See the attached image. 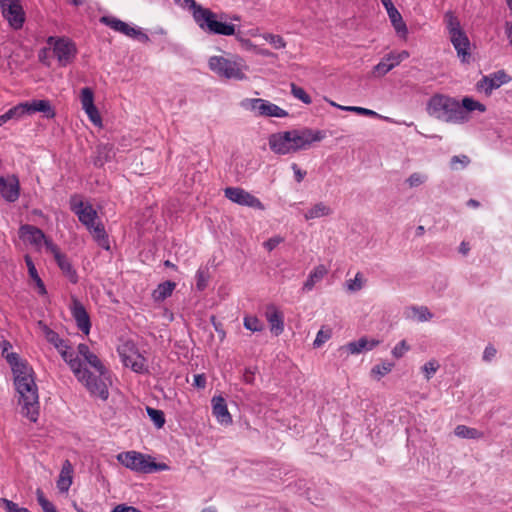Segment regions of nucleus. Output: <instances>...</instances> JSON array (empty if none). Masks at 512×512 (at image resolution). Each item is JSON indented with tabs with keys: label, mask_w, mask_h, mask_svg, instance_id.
Here are the masks:
<instances>
[{
	"label": "nucleus",
	"mask_w": 512,
	"mask_h": 512,
	"mask_svg": "<svg viewBox=\"0 0 512 512\" xmlns=\"http://www.w3.org/2000/svg\"><path fill=\"white\" fill-rule=\"evenodd\" d=\"M38 386H17L18 405L21 407V414L30 421L36 422L39 416V395Z\"/></svg>",
	"instance_id": "423d86ee"
},
{
	"label": "nucleus",
	"mask_w": 512,
	"mask_h": 512,
	"mask_svg": "<svg viewBox=\"0 0 512 512\" xmlns=\"http://www.w3.org/2000/svg\"><path fill=\"white\" fill-rule=\"evenodd\" d=\"M510 80L511 77L504 70H499L488 76H484L477 83V88L489 95L493 90L499 88L503 84L510 82Z\"/></svg>",
	"instance_id": "f3484780"
},
{
	"label": "nucleus",
	"mask_w": 512,
	"mask_h": 512,
	"mask_svg": "<svg viewBox=\"0 0 512 512\" xmlns=\"http://www.w3.org/2000/svg\"><path fill=\"white\" fill-rule=\"evenodd\" d=\"M244 327L252 332L262 331L264 328L263 323L256 316L244 317Z\"/></svg>",
	"instance_id": "a18cd8bd"
},
{
	"label": "nucleus",
	"mask_w": 512,
	"mask_h": 512,
	"mask_svg": "<svg viewBox=\"0 0 512 512\" xmlns=\"http://www.w3.org/2000/svg\"><path fill=\"white\" fill-rule=\"evenodd\" d=\"M450 163L456 168H458V164L460 165V168H465L470 163V159L466 155L454 156L450 160Z\"/></svg>",
	"instance_id": "052dcab7"
},
{
	"label": "nucleus",
	"mask_w": 512,
	"mask_h": 512,
	"mask_svg": "<svg viewBox=\"0 0 512 512\" xmlns=\"http://www.w3.org/2000/svg\"><path fill=\"white\" fill-rule=\"evenodd\" d=\"M19 236L24 241H28L30 244L35 246L41 245L42 242H45L47 239L44 232L40 228L30 224H24L20 226Z\"/></svg>",
	"instance_id": "cd10ccee"
},
{
	"label": "nucleus",
	"mask_w": 512,
	"mask_h": 512,
	"mask_svg": "<svg viewBox=\"0 0 512 512\" xmlns=\"http://www.w3.org/2000/svg\"><path fill=\"white\" fill-rule=\"evenodd\" d=\"M209 69L218 75L220 78L244 80L246 75L244 69L246 68L245 61L236 55L229 58L224 56H211L208 60Z\"/></svg>",
	"instance_id": "f03ea898"
},
{
	"label": "nucleus",
	"mask_w": 512,
	"mask_h": 512,
	"mask_svg": "<svg viewBox=\"0 0 512 512\" xmlns=\"http://www.w3.org/2000/svg\"><path fill=\"white\" fill-rule=\"evenodd\" d=\"M22 104L24 106L25 114L30 115L36 112H41L47 119H52L56 115L55 109L52 107L49 100H32L22 102Z\"/></svg>",
	"instance_id": "393cba45"
},
{
	"label": "nucleus",
	"mask_w": 512,
	"mask_h": 512,
	"mask_svg": "<svg viewBox=\"0 0 512 512\" xmlns=\"http://www.w3.org/2000/svg\"><path fill=\"white\" fill-rule=\"evenodd\" d=\"M175 287L176 283L172 281L160 283L152 293L153 299L157 302L164 301L172 295Z\"/></svg>",
	"instance_id": "72a5a7b5"
},
{
	"label": "nucleus",
	"mask_w": 512,
	"mask_h": 512,
	"mask_svg": "<svg viewBox=\"0 0 512 512\" xmlns=\"http://www.w3.org/2000/svg\"><path fill=\"white\" fill-rule=\"evenodd\" d=\"M327 274V269L324 265H318L316 266L308 275L307 280L304 282L303 290L304 291H311L316 283L321 281L324 276Z\"/></svg>",
	"instance_id": "2f4dec72"
},
{
	"label": "nucleus",
	"mask_w": 512,
	"mask_h": 512,
	"mask_svg": "<svg viewBox=\"0 0 512 512\" xmlns=\"http://www.w3.org/2000/svg\"><path fill=\"white\" fill-rule=\"evenodd\" d=\"M379 344V340L368 339L366 336H364L356 341L349 342L346 345L340 347V351H345L348 354H360L373 350Z\"/></svg>",
	"instance_id": "b1692460"
},
{
	"label": "nucleus",
	"mask_w": 512,
	"mask_h": 512,
	"mask_svg": "<svg viewBox=\"0 0 512 512\" xmlns=\"http://www.w3.org/2000/svg\"><path fill=\"white\" fill-rule=\"evenodd\" d=\"M7 362L11 366L14 384H34L32 367L17 353H7L5 356Z\"/></svg>",
	"instance_id": "6e6552de"
},
{
	"label": "nucleus",
	"mask_w": 512,
	"mask_h": 512,
	"mask_svg": "<svg viewBox=\"0 0 512 512\" xmlns=\"http://www.w3.org/2000/svg\"><path fill=\"white\" fill-rule=\"evenodd\" d=\"M440 365L437 360H430L427 363H425L421 370L425 375L426 380H430V378L437 372Z\"/></svg>",
	"instance_id": "3c124183"
},
{
	"label": "nucleus",
	"mask_w": 512,
	"mask_h": 512,
	"mask_svg": "<svg viewBox=\"0 0 512 512\" xmlns=\"http://www.w3.org/2000/svg\"><path fill=\"white\" fill-rule=\"evenodd\" d=\"M23 115H25L24 106L22 103H19L18 105L10 108L4 114L0 115V126L4 125L11 119H19Z\"/></svg>",
	"instance_id": "ea45409f"
},
{
	"label": "nucleus",
	"mask_w": 512,
	"mask_h": 512,
	"mask_svg": "<svg viewBox=\"0 0 512 512\" xmlns=\"http://www.w3.org/2000/svg\"><path fill=\"white\" fill-rule=\"evenodd\" d=\"M71 314L78 329L85 335H88L91 329L90 316L84 305L77 298H72Z\"/></svg>",
	"instance_id": "6ab92c4d"
},
{
	"label": "nucleus",
	"mask_w": 512,
	"mask_h": 512,
	"mask_svg": "<svg viewBox=\"0 0 512 512\" xmlns=\"http://www.w3.org/2000/svg\"><path fill=\"white\" fill-rule=\"evenodd\" d=\"M469 119L468 113L457 101L450 99V121L465 122Z\"/></svg>",
	"instance_id": "4c0bfd02"
},
{
	"label": "nucleus",
	"mask_w": 512,
	"mask_h": 512,
	"mask_svg": "<svg viewBox=\"0 0 512 512\" xmlns=\"http://www.w3.org/2000/svg\"><path fill=\"white\" fill-rule=\"evenodd\" d=\"M426 180V176L420 174V173H413L409 176V178L406 180L408 185L412 187H417L423 184Z\"/></svg>",
	"instance_id": "bf43d9fd"
},
{
	"label": "nucleus",
	"mask_w": 512,
	"mask_h": 512,
	"mask_svg": "<svg viewBox=\"0 0 512 512\" xmlns=\"http://www.w3.org/2000/svg\"><path fill=\"white\" fill-rule=\"evenodd\" d=\"M461 106L465 109V111L468 114L475 110H477L481 113L486 111V107L484 104H482L479 101H476L470 97L463 98Z\"/></svg>",
	"instance_id": "37998d69"
},
{
	"label": "nucleus",
	"mask_w": 512,
	"mask_h": 512,
	"mask_svg": "<svg viewBox=\"0 0 512 512\" xmlns=\"http://www.w3.org/2000/svg\"><path fill=\"white\" fill-rule=\"evenodd\" d=\"M267 320L271 326V331L276 335H280L284 330L283 314L274 305H270L266 312Z\"/></svg>",
	"instance_id": "c756f323"
},
{
	"label": "nucleus",
	"mask_w": 512,
	"mask_h": 512,
	"mask_svg": "<svg viewBox=\"0 0 512 512\" xmlns=\"http://www.w3.org/2000/svg\"><path fill=\"white\" fill-rule=\"evenodd\" d=\"M0 194L8 202L17 201L20 195L19 180L15 176H0Z\"/></svg>",
	"instance_id": "5701e85b"
},
{
	"label": "nucleus",
	"mask_w": 512,
	"mask_h": 512,
	"mask_svg": "<svg viewBox=\"0 0 512 512\" xmlns=\"http://www.w3.org/2000/svg\"><path fill=\"white\" fill-rule=\"evenodd\" d=\"M83 367L87 368L86 365H89L90 368L93 369V372L89 370L90 378L88 379V382L90 383V380L92 379V376H98L100 378L101 384H104L105 381H108L109 384H112L111 374L109 370L105 367V365L102 363V361L99 359V357L91 353L89 356L84 360Z\"/></svg>",
	"instance_id": "aec40b11"
},
{
	"label": "nucleus",
	"mask_w": 512,
	"mask_h": 512,
	"mask_svg": "<svg viewBox=\"0 0 512 512\" xmlns=\"http://www.w3.org/2000/svg\"><path fill=\"white\" fill-rule=\"evenodd\" d=\"M393 367V363H390V362H383L381 364H378L376 366H374L372 368V374H376V375H379V376H384L386 375L387 373H389L391 371Z\"/></svg>",
	"instance_id": "4d7b16f0"
},
{
	"label": "nucleus",
	"mask_w": 512,
	"mask_h": 512,
	"mask_svg": "<svg viewBox=\"0 0 512 512\" xmlns=\"http://www.w3.org/2000/svg\"><path fill=\"white\" fill-rule=\"evenodd\" d=\"M89 231L93 233V236L99 246H101L102 248H104L106 250H108L110 248L108 236L106 234L104 225L102 223H97V224L94 223L92 230H89Z\"/></svg>",
	"instance_id": "e433bc0d"
},
{
	"label": "nucleus",
	"mask_w": 512,
	"mask_h": 512,
	"mask_svg": "<svg viewBox=\"0 0 512 512\" xmlns=\"http://www.w3.org/2000/svg\"><path fill=\"white\" fill-rule=\"evenodd\" d=\"M117 351L125 367H129L132 371L139 374L148 372L147 359L140 352L134 341L127 340L123 342L118 346Z\"/></svg>",
	"instance_id": "39448f33"
},
{
	"label": "nucleus",
	"mask_w": 512,
	"mask_h": 512,
	"mask_svg": "<svg viewBox=\"0 0 512 512\" xmlns=\"http://www.w3.org/2000/svg\"><path fill=\"white\" fill-rule=\"evenodd\" d=\"M225 197L233 203L247 206L257 210H264L263 203L254 195L240 187H227L224 189Z\"/></svg>",
	"instance_id": "4468645a"
},
{
	"label": "nucleus",
	"mask_w": 512,
	"mask_h": 512,
	"mask_svg": "<svg viewBox=\"0 0 512 512\" xmlns=\"http://www.w3.org/2000/svg\"><path fill=\"white\" fill-rule=\"evenodd\" d=\"M111 512H141V511L134 506L119 504V505L115 506Z\"/></svg>",
	"instance_id": "774afa93"
},
{
	"label": "nucleus",
	"mask_w": 512,
	"mask_h": 512,
	"mask_svg": "<svg viewBox=\"0 0 512 512\" xmlns=\"http://www.w3.org/2000/svg\"><path fill=\"white\" fill-rule=\"evenodd\" d=\"M409 349L410 347L407 342L402 340L393 348L392 355L395 358H401Z\"/></svg>",
	"instance_id": "13d9d810"
},
{
	"label": "nucleus",
	"mask_w": 512,
	"mask_h": 512,
	"mask_svg": "<svg viewBox=\"0 0 512 512\" xmlns=\"http://www.w3.org/2000/svg\"><path fill=\"white\" fill-rule=\"evenodd\" d=\"M292 142V153L300 150H307L315 142H320L326 137V133L322 130H313L311 128H301L289 130Z\"/></svg>",
	"instance_id": "0eeeda50"
},
{
	"label": "nucleus",
	"mask_w": 512,
	"mask_h": 512,
	"mask_svg": "<svg viewBox=\"0 0 512 512\" xmlns=\"http://www.w3.org/2000/svg\"><path fill=\"white\" fill-rule=\"evenodd\" d=\"M88 392L95 399L106 401L109 397L108 386H86Z\"/></svg>",
	"instance_id": "c03bdc74"
},
{
	"label": "nucleus",
	"mask_w": 512,
	"mask_h": 512,
	"mask_svg": "<svg viewBox=\"0 0 512 512\" xmlns=\"http://www.w3.org/2000/svg\"><path fill=\"white\" fill-rule=\"evenodd\" d=\"M49 45L53 46V53L60 66H67L76 56L77 49L75 44L68 38H56L50 36L47 40Z\"/></svg>",
	"instance_id": "1a4fd4ad"
},
{
	"label": "nucleus",
	"mask_w": 512,
	"mask_h": 512,
	"mask_svg": "<svg viewBox=\"0 0 512 512\" xmlns=\"http://www.w3.org/2000/svg\"><path fill=\"white\" fill-rule=\"evenodd\" d=\"M341 109L345 110V111L355 112L359 115H364V116H368V117H373V118L380 117V115L377 112L367 109V108H363V107L347 106V107H341Z\"/></svg>",
	"instance_id": "5fc2aeb1"
},
{
	"label": "nucleus",
	"mask_w": 512,
	"mask_h": 512,
	"mask_svg": "<svg viewBox=\"0 0 512 512\" xmlns=\"http://www.w3.org/2000/svg\"><path fill=\"white\" fill-rule=\"evenodd\" d=\"M25 262H26V265H27V268H28L29 276L35 282L36 287L38 289V293L40 295H46L47 294V290H46V287L44 285V282L42 281V279L38 275L37 269H36L32 259H31V257L29 255L25 256Z\"/></svg>",
	"instance_id": "f704fd0d"
},
{
	"label": "nucleus",
	"mask_w": 512,
	"mask_h": 512,
	"mask_svg": "<svg viewBox=\"0 0 512 512\" xmlns=\"http://www.w3.org/2000/svg\"><path fill=\"white\" fill-rule=\"evenodd\" d=\"M455 435L460 438H466V439H478L483 436V433L478 431L475 428H470L465 425H458L455 428Z\"/></svg>",
	"instance_id": "a19ab883"
},
{
	"label": "nucleus",
	"mask_w": 512,
	"mask_h": 512,
	"mask_svg": "<svg viewBox=\"0 0 512 512\" xmlns=\"http://www.w3.org/2000/svg\"><path fill=\"white\" fill-rule=\"evenodd\" d=\"M100 22L116 32L124 34L133 39H138L141 42H148L149 36L143 33L140 29L131 27L126 22L114 17V16H102Z\"/></svg>",
	"instance_id": "ddd939ff"
},
{
	"label": "nucleus",
	"mask_w": 512,
	"mask_h": 512,
	"mask_svg": "<svg viewBox=\"0 0 512 512\" xmlns=\"http://www.w3.org/2000/svg\"><path fill=\"white\" fill-rule=\"evenodd\" d=\"M411 311L413 313V317H416L420 322L428 321L432 318V313L425 306L412 307Z\"/></svg>",
	"instance_id": "8fccbe9b"
},
{
	"label": "nucleus",
	"mask_w": 512,
	"mask_h": 512,
	"mask_svg": "<svg viewBox=\"0 0 512 512\" xmlns=\"http://www.w3.org/2000/svg\"><path fill=\"white\" fill-rule=\"evenodd\" d=\"M38 504L41 506L44 512H58L56 507L50 502L44 495L41 489H37L36 491Z\"/></svg>",
	"instance_id": "49530a36"
},
{
	"label": "nucleus",
	"mask_w": 512,
	"mask_h": 512,
	"mask_svg": "<svg viewBox=\"0 0 512 512\" xmlns=\"http://www.w3.org/2000/svg\"><path fill=\"white\" fill-rule=\"evenodd\" d=\"M69 205L71 211L77 215L79 221L86 226L88 230H92L93 224L97 219V212L93 206L88 202H84L81 196L77 194L70 197Z\"/></svg>",
	"instance_id": "9b49d317"
},
{
	"label": "nucleus",
	"mask_w": 512,
	"mask_h": 512,
	"mask_svg": "<svg viewBox=\"0 0 512 512\" xmlns=\"http://www.w3.org/2000/svg\"><path fill=\"white\" fill-rule=\"evenodd\" d=\"M117 460L126 468L138 473H152L169 469L167 464L157 463L150 455L137 451L121 452L117 455Z\"/></svg>",
	"instance_id": "7ed1b4c3"
},
{
	"label": "nucleus",
	"mask_w": 512,
	"mask_h": 512,
	"mask_svg": "<svg viewBox=\"0 0 512 512\" xmlns=\"http://www.w3.org/2000/svg\"><path fill=\"white\" fill-rule=\"evenodd\" d=\"M2 16L8 21L9 25L19 30L25 22V12L19 0H0Z\"/></svg>",
	"instance_id": "f8f14e48"
},
{
	"label": "nucleus",
	"mask_w": 512,
	"mask_h": 512,
	"mask_svg": "<svg viewBox=\"0 0 512 512\" xmlns=\"http://www.w3.org/2000/svg\"><path fill=\"white\" fill-rule=\"evenodd\" d=\"M62 274L72 283L76 284L79 280L76 269L73 267L69 258L65 255L56 261Z\"/></svg>",
	"instance_id": "7c9ffc66"
},
{
	"label": "nucleus",
	"mask_w": 512,
	"mask_h": 512,
	"mask_svg": "<svg viewBox=\"0 0 512 512\" xmlns=\"http://www.w3.org/2000/svg\"><path fill=\"white\" fill-rule=\"evenodd\" d=\"M497 350L493 345H488L483 353V359L490 362L496 356Z\"/></svg>",
	"instance_id": "338daca9"
},
{
	"label": "nucleus",
	"mask_w": 512,
	"mask_h": 512,
	"mask_svg": "<svg viewBox=\"0 0 512 512\" xmlns=\"http://www.w3.org/2000/svg\"><path fill=\"white\" fill-rule=\"evenodd\" d=\"M283 241V238L281 237H272L268 239L266 242H264V247L267 248L268 251H272L275 249L281 242Z\"/></svg>",
	"instance_id": "e2e57ef3"
},
{
	"label": "nucleus",
	"mask_w": 512,
	"mask_h": 512,
	"mask_svg": "<svg viewBox=\"0 0 512 512\" xmlns=\"http://www.w3.org/2000/svg\"><path fill=\"white\" fill-rule=\"evenodd\" d=\"M408 57L409 53L406 50L401 52H390L385 55L376 66H374L372 73L375 77L384 76Z\"/></svg>",
	"instance_id": "dca6fc26"
},
{
	"label": "nucleus",
	"mask_w": 512,
	"mask_h": 512,
	"mask_svg": "<svg viewBox=\"0 0 512 512\" xmlns=\"http://www.w3.org/2000/svg\"><path fill=\"white\" fill-rule=\"evenodd\" d=\"M58 352L61 354L62 358L68 365L71 370L74 372L75 376L79 381H86V384H89L88 379L90 378L89 369L83 367V362L79 359L78 355L74 352L72 347L69 345V341L64 345L62 349H59Z\"/></svg>",
	"instance_id": "2eb2a0df"
},
{
	"label": "nucleus",
	"mask_w": 512,
	"mask_h": 512,
	"mask_svg": "<svg viewBox=\"0 0 512 512\" xmlns=\"http://www.w3.org/2000/svg\"><path fill=\"white\" fill-rule=\"evenodd\" d=\"M427 110L435 118L448 120V97L443 95L433 96L428 103Z\"/></svg>",
	"instance_id": "bb28decb"
},
{
	"label": "nucleus",
	"mask_w": 512,
	"mask_h": 512,
	"mask_svg": "<svg viewBox=\"0 0 512 512\" xmlns=\"http://www.w3.org/2000/svg\"><path fill=\"white\" fill-rule=\"evenodd\" d=\"M44 244L46 249L54 256L55 261L65 256V254L60 251L59 247L51 239L47 238Z\"/></svg>",
	"instance_id": "6e6d98bb"
},
{
	"label": "nucleus",
	"mask_w": 512,
	"mask_h": 512,
	"mask_svg": "<svg viewBox=\"0 0 512 512\" xmlns=\"http://www.w3.org/2000/svg\"><path fill=\"white\" fill-rule=\"evenodd\" d=\"M332 213V210L329 206L324 204L323 202L316 203L312 206L307 212H305L304 217L306 220L320 218L323 216H328Z\"/></svg>",
	"instance_id": "c9c22d12"
},
{
	"label": "nucleus",
	"mask_w": 512,
	"mask_h": 512,
	"mask_svg": "<svg viewBox=\"0 0 512 512\" xmlns=\"http://www.w3.org/2000/svg\"><path fill=\"white\" fill-rule=\"evenodd\" d=\"M73 466L69 460H65L57 480V488L60 492H68L73 482Z\"/></svg>",
	"instance_id": "c85d7f7f"
},
{
	"label": "nucleus",
	"mask_w": 512,
	"mask_h": 512,
	"mask_svg": "<svg viewBox=\"0 0 512 512\" xmlns=\"http://www.w3.org/2000/svg\"><path fill=\"white\" fill-rule=\"evenodd\" d=\"M1 503L6 512H17L20 508L16 503L8 499H1Z\"/></svg>",
	"instance_id": "69168bd1"
},
{
	"label": "nucleus",
	"mask_w": 512,
	"mask_h": 512,
	"mask_svg": "<svg viewBox=\"0 0 512 512\" xmlns=\"http://www.w3.org/2000/svg\"><path fill=\"white\" fill-rule=\"evenodd\" d=\"M196 288L203 291L207 288L210 280V272L208 267H200L196 272Z\"/></svg>",
	"instance_id": "79ce46f5"
},
{
	"label": "nucleus",
	"mask_w": 512,
	"mask_h": 512,
	"mask_svg": "<svg viewBox=\"0 0 512 512\" xmlns=\"http://www.w3.org/2000/svg\"><path fill=\"white\" fill-rule=\"evenodd\" d=\"M39 326L42 328L45 339L52 344L57 350L62 349L64 345L68 342L67 340L62 339L57 332L52 330L42 321H39Z\"/></svg>",
	"instance_id": "473e14b6"
},
{
	"label": "nucleus",
	"mask_w": 512,
	"mask_h": 512,
	"mask_svg": "<svg viewBox=\"0 0 512 512\" xmlns=\"http://www.w3.org/2000/svg\"><path fill=\"white\" fill-rule=\"evenodd\" d=\"M381 3L386 9L389 19H390L396 33L400 37L405 38L408 33L406 23L404 22L400 12L394 6L392 0H381Z\"/></svg>",
	"instance_id": "4be33fe9"
},
{
	"label": "nucleus",
	"mask_w": 512,
	"mask_h": 512,
	"mask_svg": "<svg viewBox=\"0 0 512 512\" xmlns=\"http://www.w3.org/2000/svg\"><path fill=\"white\" fill-rule=\"evenodd\" d=\"M263 38L270 43L275 49H281L286 46V42L280 35L267 33L263 35Z\"/></svg>",
	"instance_id": "864d4df0"
},
{
	"label": "nucleus",
	"mask_w": 512,
	"mask_h": 512,
	"mask_svg": "<svg viewBox=\"0 0 512 512\" xmlns=\"http://www.w3.org/2000/svg\"><path fill=\"white\" fill-rule=\"evenodd\" d=\"M112 148L109 145H99L97 147L96 156L94 157L93 163L96 167H102L111 158Z\"/></svg>",
	"instance_id": "58836bf2"
},
{
	"label": "nucleus",
	"mask_w": 512,
	"mask_h": 512,
	"mask_svg": "<svg viewBox=\"0 0 512 512\" xmlns=\"http://www.w3.org/2000/svg\"><path fill=\"white\" fill-rule=\"evenodd\" d=\"M147 413L157 428H162L164 426L165 417L161 410L147 407Z\"/></svg>",
	"instance_id": "de8ad7c7"
},
{
	"label": "nucleus",
	"mask_w": 512,
	"mask_h": 512,
	"mask_svg": "<svg viewBox=\"0 0 512 512\" xmlns=\"http://www.w3.org/2000/svg\"><path fill=\"white\" fill-rule=\"evenodd\" d=\"M269 147L270 149L280 155L292 154V142L290 131H284L272 134L269 137Z\"/></svg>",
	"instance_id": "412c9836"
},
{
	"label": "nucleus",
	"mask_w": 512,
	"mask_h": 512,
	"mask_svg": "<svg viewBox=\"0 0 512 512\" xmlns=\"http://www.w3.org/2000/svg\"><path fill=\"white\" fill-rule=\"evenodd\" d=\"M291 93L292 95L297 98L298 100L302 101L304 104H311L312 99L311 97L306 93V91L296 84H291Z\"/></svg>",
	"instance_id": "09e8293b"
},
{
	"label": "nucleus",
	"mask_w": 512,
	"mask_h": 512,
	"mask_svg": "<svg viewBox=\"0 0 512 512\" xmlns=\"http://www.w3.org/2000/svg\"><path fill=\"white\" fill-rule=\"evenodd\" d=\"M80 101L82 109L85 111L90 121L95 125L101 124L100 113L94 105V92L90 87L81 89Z\"/></svg>",
	"instance_id": "a211bd4d"
},
{
	"label": "nucleus",
	"mask_w": 512,
	"mask_h": 512,
	"mask_svg": "<svg viewBox=\"0 0 512 512\" xmlns=\"http://www.w3.org/2000/svg\"><path fill=\"white\" fill-rule=\"evenodd\" d=\"M291 168H292V170H293V172H294L295 180H296L298 183L302 182V181H303V179H304V178H305V176H306V171L301 170V169L299 168V166H298L296 163H293V164L291 165Z\"/></svg>",
	"instance_id": "0e129e2a"
},
{
	"label": "nucleus",
	"mask_w": 512,
	"mask_h": 512,
	"mask_svg": "<svg viewBox=\"0 0 512 512\" xmlns=\"http://www.w3.org/2000/svg\"><path fill=\"white\" fill-rule=\"evenodd\" d=\"M242 106L257 113L262 117L284 118L289 114L286 110L278 105L261 98L246 99L242 102Z\"/></svg>",
	"instance_id": "9d476101"
},
{
	"label": "nucleus",
	"mask_w": 512,
	"mask_h": 512,
	"mask_svg": "<svg viewBox=\"0 0 512 512\" xmlns=\"http://www.w3.org/2000/svg\"><path fill=\"white\" fill-rule=\"evenodd\" d=\"M450 42L456 50L457 57L462 64H470L473 61L475 46L470 42L466 32L460 27L456 18L450 16Z\"/></svg>",
	"instance_id": "20e7f679"
},
{
	"label": "nucleus",
	"mask_w": 512,
	"mask_h": 512,
	"mask_svg": "<svg viewBox=\"0 0 512 512\" xmlns=\"http://www.w3.org/2000/svg\"><path fill=\"white\" fill-rule=\"evenodd\" d=\"M158 393H161L165 398H173L176 393L173 386H154Z\"/></svg>",
	"instance_id": "680f3d73"
},
{
	"label": "nucleus",
	"mask_w": 512,
	"mask_h": 512,
	"mask_svg": "<svg viewBox=\"0 0 512 512\" xmlns=\"http://www.w3.org/2000/svg\"><path fill=\"white\" fill-rule=\"evenodd\" d=\"M347 290L350 292H356L363 288V275L358 272L354 279H350L346 282Z\"/></svg>",
	"instance_id": "603ef678"
},
{
	"label": "nucleus",
	"mask_w": 512,
	"mask_h": 512,
	"mask_svg": "<svg viewBox=\"0 0 512 512\" xmlns=\"http://www.w3.org/2000/svg\"><path fill=\"white\" fill-rule=\"evenodd\" d=\"M183 8H188L194 21L201 30L208 34L232 36L235 35V25L223 21L225 14H216L211 9L203 7L195 0H174Z\"/></svg>",
	"instance_id": "f257e3e1"
},
{
	"label": "nucleus",
	"mask_w": 512,
	"mask_h": 512,
	"mask_svg": "<svg viewBox=\"0 0 512 512\" xmlns=\"http://www.w3.org/2000/svg\"><path fill=\"white\" fill-rule=\"evenodd\" d=\"M212 414L222 425H230L232 416L228 411L226 400L221 396H214L211 400Z\"/></svg>",
	"instance_id": "a878e982"
}]
</instances>
